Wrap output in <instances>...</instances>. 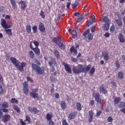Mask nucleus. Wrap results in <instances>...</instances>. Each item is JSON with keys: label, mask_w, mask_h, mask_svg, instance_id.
I'll return each instance as SVG.
<instances>
[{"label": "nucleus", "mask_w": 125, "mask_h": 125, "mask_svg": "<svg viewBox=\"0 0 125 125\" xmlns=\"http://www.w3.org/2000/svg\"><path fill=\"white\" fill-rule=\"evenodd\" d=\"M34 61L36 63H32L31 64L32 65V68L35 72H36L39 75H44L45 74V68L44 67H41V65H42V63H41V62H40V61L37 60V59H34Z\"/></svg>", "instance_id": "obj_1"}, {"label": "nucleus", "mask_w": 125, "mask_h": 125, "mask_svg": "<svg viewBox=\"0 0 125 125\" xmlns=\"http://www.w3.org/2000/svg\"><path fill=\"white\" fill-rule=\"evenodd\" d=\"M72 71L74 74H81V73H84V67L83 64H79L77 66H73Z\"/></svg>", "instance_id": "obj_2"}, {"label": "nucleus", "mask_w": 125, "mask_h": 125, "mask_svg": "<svg viewBox=\"0 0 125 125\" xmlns=\"http://www.w3.org/2000/svg\"><path fill=\"white\" fill-rule=\"evenodd\" d=\"M51 61H49L48 64L50 67V71L53 73L54 71H55V67L54 66H56L57 65V62H56V59L54 58H51ZM54 65V66L53 65Z\"/></svg>", "instance_id": "obj_3"}, {"label": "nucleus", "mask_w": 125, "mask_h": 125, "mask_svg": "<svg viewBox=\"0 0 125 125\" xmlns=\"http://www.w3.org/2000/svg\"><path fill=\"white\" fill-rule=\"evenodd\" d=\"M93 96L95 98L96 102L100 105L103 104L104 103V99L100 98V94L99 93H96L95 94H93Z\"/></svg>", "instance_id": "obj_4"}, {"label": "nucleus", "mask_w": 125, "mask_h": 125, "mask_svg": "<svg viewBox=\"0 0 125 125\" xmlns=\"http://www.w3.org/2000/svg\"><path fill=\"white\" fill-rule=\"evenodd\" d=\"M32 92H30V96L32 98H39V94L37 93L39 92V89L38 88L32 89Z\"/></svg>", "instance_id": "obj_5"}, {"label": "nucleus", "mask_w": 125, "mask_h": 125, "mask_svg": "<svg viewBox=\"0 0 125 125\" xmlns=\"http://www.w3.org/2000/svg\"><path fill=\"white\" fill-rule=\"evenodd\" d=\"M62 64L64 67L65 71H66L68 74H72V69L71 68V67H70V65H69V64L65 62H62Z\"/></svg>", "instance_id": "obj_6"}, {"label": "nucleus", "mask_w": 125, "mask_h": 125, "mask_svg": "<svg viewBox=\"0 0 125 125\" xmlns=\"http://www.w3.org/2000/svg\"><path fill=\"white\" fill-rule=\"evenodd\" d=\"M0 25L3 28H4V29H9V28H11V24L7 25V23H6V21L4 19H1Z\"/></svg>", "instance_id": "obj_7"}, {"label": "nucleus", "mask_w": 125, "mask_h": 125, "mask_svg": "<svg viewBox=\"0 0 125 125\" xmlns=\"http://www.w3.org/2000/svg\"><path fill=\"white\" fill-rule=\"evenodd\" d=\"M30 48L32 50H33V51H34V52H35L36 55L39 56L40 54H41V50L39 47L34 48L33 45H32V42H30Z\"/></svg>", "instance_id": "obj_8"}, {"label": "nucleus", "mask_w": 125, "mask_h": 125, "mask_svg": "<svg viewBox=\"0 0 125 125\" xmlns=\"http://www.w3.org/2000/svg\"><path fill=\"white\" fill-rule=\"evenodd\" d=\"M23 86V90L25 95H28L29 94V85H28V83L27 82H24Z\"/></svg>", "instance_id": "obj_9"}, {"label": "nucleus", "mask_w": 125, "mask_h": 125, "mask_svg": "<svg viewBox=\"0 0 125 125\" xmlns=\"http://www.w3.org/2000/svg\"><path fill=\"white\" fill-rule=\"evenodd\" d=\"M100 92L103 94H107L108 93V90L105 88L103 84L100 86Z\"/></svg>", "instance_id": "obj_10"}, {"label": "nucleus", "mask_w": 125, "mask_h": 125, "mask_svg": "<svg viewBox=\"0 0 125 125\" xmlns=\"http://www.w3.org/2000/svg\"><path fill=\"white\" fill-rule=\"evenodd\" d=\"M10 61L11 62L15 65V67L17 68L18 64H20V62L16 59V58L11 57H10Z\"/></svg>", "instance_id": "obj_11"}, {"label": "nucleus", "mask_w": 125, "mask_h": 125, "mask_svg": "<svg viewBox=\"0 0 125 125\" xmlns=\"http://www.w3.org/2000/svg\"><path fill=\"white\" fill-rule=\"evenodd\" d=\"M10 120V115L9 114H5L2 117V122L3 123H7V122H9Z\"/></svg>", "instance_id": "obj_12"}, {"label": "nucleus", "mask_w": 125, "mask_h": 125, "mask_svg": "<svg viewBox=\"0 0 125 125\" xmlns=\"http://www.w3.org/2000/svg\"><path fill=\"white\" fill-rule=\"evenodd\" d=\"M28 110L29 112H30V113H34V114H39V113H40V110H38L37 108L34 107L33 109H32V107L29 106L28 108Z\"/></svg>", "instance_id": "obj_13"}, {"label": "nucleus", "mask_w": 125, "mask_h": 125, "mask_svg": "<svg viewBox=\"0 0 125 125\" xmlns=\"http://www.w3.org/2000/svg\"><path fill=\"white\" fill-rule=\"evenodd\" d=\"M102 57L103 58L104 61H108V60L110 59V57H109V54H108V53L106 52H103L102 53Z\"/></svg>", "instance_id": "obj_14"}, {"label": "nucleus", "mask_w": 125, "mask_h": 125, "mask_svg": "<svg viewBox=\"0 0 125 125\" xmlns=\"http://www.w3.org/2000/svg\"><path fill=\"white\" fill-rule=\"evenodd\" d=\"M39 29L41 33H45V27H44V24L42 22L39 23Z\"/></svg>", "instance_id": "obj_15"}, {"label": "nucleus", "mask_w": 125, "mask_h": 125, "mask_svg": "<svg viewBox=\"0 0 125 125\" xmlns=\"http://www.w3.org/2000/svg\"><path fill=\"white\" fill-rule=\"evenodd\" d=\"M89 113V118H88V122L89 123H91L92 121H93V116L94 115V112H93V111L90 110L88 112Z\"/></svg>", "instance_id": "obj_16"}, {"label": "nucleus", "mask_w": 125, "mask_h": 125, "mask_svg": "<svg viewBox=\"0 0 125 125\" xmlns=\"http://www.w3.org/2000/svg\"><path fill=\"white\" fill-rule=\"evenodd\" d=\"M19 4H21V10H25L26 7H27V4L24 1H20L19 2Z\"/></svg>", "instance_id": "obj_17"}, {"label": "nucleus", "mask_w": 125, "mask_h": 125, "mask_svg": "<svg viewBox=\"0 0 125 125\" xmlns=\"http://www.w3.org/2000/svg\"><path fill=\"white\" fill-rule=\"evenodd\" d=\"M24 67H26V63L22 62L21 63V65H20L19 63H18L17 68L19 70V71L21 72V71H23V70H24Z\"/></svg>", "instance_id": "obj_18"}, {"label": "nucleus", "mask_w": 125, "mask_h": 125, "mask_svg": "<svg viewBox=\"0 0 125 125\" xmlns=\"http://www.w3.org/2000/svg\"><path fill=\"white\" fill-rule=\"evenodd\" d=\"M77 116V112H74L72 113H70L68 116L69 120H74L75 118Z\"/></svg>", "instance_id": "obj_19"}, {"label": "nucleus", "mask_w": 125, "mask_h": 125, "mask_svg": "<svg viewBox=\"0 0 125 125\" xmlns=\"http://www.w3.org/2000/svg\"><path fill=\"white\" fill-rule=\"evenodd\" d=\"M118 39L119 40V42H120L123 43L124 42H125V37H124V35L122 33H119Z\"/></svg>", "instance_id": "obj_20"}, {"label": "nucleus", "mask_w": 125, "mask_h": 125, "mask_svg": "<svg viewBox=\"0 0 125 125\" xmlns=\"http://www.w3.org/2000/svg\"><path fill=\"white\" fill-rule=\"evenodd\" d=\"M121 100H122V99L120 97H116L114 99V105H118L120 103V102H121Z\"/></svg>", "instance_id": "obj_21"}, {"label": "nucleus", "mask_w": 125, "mask_h": 125, "mask_svg": "<svg viewBox=\"0 0 125 125\" xmlns=\"http://www.w3.org/2000/svg\"><path fill=\"white\" fill-rule=\"evenodd\" d=\"M61 107L62 110H65L67 108V104L65 101H62L61 102Z\"/></svg>", "instance_id": "obj_22"}, {"label": "nucleus", "mask_w": 125, "mask_h": 125, "mask_svg": "<svg viewBox=\"0 0 125 125\" xmlns=\"http://www.w3.org/2000/svg\"><path fill=\"white\" fill-rule=\"evenodd\" d=\"M70 50L71 53H73V52H74L73 55L74 56L75 55H77V54H78V52L77 51V49H76L74 46H72V47H71Z\"/></svg>", "instance_id": "obj_23"}, {"label": "nucleus", "mask_w": 125, "mask_h": 125, "mask_svg": "<svg viewBox=\"0 0 125 125\" xmlns=\"http://www.w3.org/2000/svg\"><path fill=\"white\" fill-rule=\"evenodd\" d=\"M26 32H27V33H28V34H30V33H31V32L32 31V27L31 26V24H28L26 26Z\"/></svg>", "instance_id": "obj_24"}, {"label": "nucleus", "mask_w": 125, "mask_h": 125, "mask_svg": "<svg viewBox=\"0 0 125 125\" xmlns=\"http://www.w3.org/2000/svg\"><path fill=\"white\" fill-rule=\"evenodd\" d=\"M8 103L6 102H4L1 105V108H8Z\"/></svg>", "instance_id": "obj_25"}, {"label": "nucleus", "mask_w": 125, "mask_h": 125, "mask_svg": "<svg viewBox=\"0 0 125 125\" xmlns=\"http://www.w3.org/2000/svg\"><path fill=\"white\" fill-rule=\"evenodd\" d=\"M12 107L15 110V111H16L17 113H20V108H19V107L17 105L13 104Z\"/></svg>", "instance_id": "obj_26"}, {"label": "nucleus", "mask_w": 125, "mask_h": 125, "mask_svg": "<svg viewBox=\"0 0 125 125\" xmlns=\"http://www.w3.org/2000/svg\"><path fill=\"white\" fill-rule=\"evenodd\" d=\"M5 31L9 37L12 36V30L11 29H6L5 30Z\"/></svg>", "instance_id": "obj_27"}, {"label": "nucleus", "mask_w": 125, "mask_h": 125, "mask_svg": "<svg viewBox=\"0 0 125 125\" xmlns=\"http://www.w3.org/2000/svg\"><path fill=\"white\" fill-rule=\"evenodd\" d=\"M118 78L119 80H122L124 79V73L122 71H120L118 73Z\"/></svg>", "instance_id": "obj_28"}, {"label": "nucleus", "mask_w": 125, "mask_h": 125, "mask_svg": "<svg viewBox=\"0 0 125 125\" xmlns=\"http://www.w3.org/2000/svg\"><path fill=\"white\" fill-rule=\"evenodd\" d=\"M104 29L105 31H108L110 29V23H105L104 25Z\"/></svg>", "instance_id": "obj_29"}, {"label": "nucleus", "mask_w": 125, "mask_h": 125, "mask_svg": "<svg viewBox=\"0 0 125 125\" xmlns=\"http://www.w3.org/2000/svg\"><path fill=\"white\" fill-rule=\"evenodd\" d=\"M58 45L59 47L62 49V50H65V48L66 47L65 46V45H64V44L60 42L58 44Z\"/></svg>", "instance_id": "obj_30"}, {"label": "nucleus", "mask_w": 125, "mask_h": 125, "mask_svg": "<svg viewBox=\"0 0 125 125\" xmlns=\"http://www.w3.org/2000/svg\"><path fill=\"white\" fill-rule=\"evenodd\" d=\"M71 35L73 39H76L78 37V34H77V31L76 30H73L71 32Z\"/></svg>", "instance_id": "obj_31"}, {"label": "nucleus", "mask_w": 125, "mask_h": 125, "mask_svg": "<svg viewBox=\"0 0 125 125\" xmlns=\"http://www.w3.org/2000/svg\"><path fill=\"white\" fill-rule=\"evenodd\" d=\"M11 4H12V6L13 9H15L16 8V2L14 0H10Z\"/></svg>", "instance_id": "obj_32"}, {"label": "nucleus", "mask_w": 125, "mask_h": 125, "mask_svg": "<svg viewBox=\"0 0 125 125\" xmlns=\"http://www.w3.org/2000/svg\"><path fill=\"white\" fill-rule=\"evenodd\" d=\"M54 54L57 59H59V58H60V54H59V52L58 51L55 50Z\"/></svg>", "instance_id": "obj_33"}, {"label": "nucleus", "mask_w": 125, "mask_h": 125, "mask_svg": "<svg viewBox=\"0 0 125 125\" xmlns=\"http://www.w3.org/2000/svg\"><path fill=\"white\" fill-rule=\"evenodd\" d=\"M115 22L117 23L118 27L123 26V22L120 20H116Z\"/></svg>", "instance_id": "obj_34"}, {"label": "nucleus", "mask_w": 125, "mask_h": 125, "mask_svg": "<svg viewBox=\"0 0 125 125\" xmlns=\"http://www.w3.org/2000/svg\"><path fill=\"white\" fill-rule=\"evenodd\" d=\"M118 106L119 108H125V102H120Z\"/></svg>", "instance_id": "obj_35"}, {"label": "nucleus", "mask_w": 125, "mask_h": 125, "mask_svg": "<svg viewBox=\"0 0 125 125\" xmlns=\"http://www.w3.org/2000/svg\"><path fill=\"white\" fill-rule=\"evenodd\" d=\"M32 30L33 34H37L38 33V26L37 25H34L32 27Z\"/></svg>", "instance_id": "obj_36"}, {"label": "nucleus", "mask_w": 125, "mask_h": 125, "mask_svg": "<svg viewBox=\"0 0 125 125\" xmlns=\"http://www.w3.org/2000/svg\"><path fill=\"white\" fill-rule=\"evenodd\" d=\"M11 103L12 104H18V100L14 99V98H12L10 100Z\"/></svg>", "instance_id": "obj_37"}, {"label": "nucleus", "mask_w": 125, "mask_h": 125, "mask_svg": "<svg viewBox=\"0 0 125 125\" xmlns=\"http://www.w3.org/2000/svg\"><path fill=\"white\" fill-rule=\"evenodd\" d=\"M77 109L78 111H82V104H81V103H77Z\"/></svg>", "instance_id": "obj_38"}, {"label": "nucleus", "mask_w": 125, "mask_h": 125, "mask_svg": "<svg viewBox=\"0 0 125 125\" xmlns=\"http://www.w3.org/2000/svg\"><path fill=\"white\" fill-rule=\"evenodd\" d=\"M103 20L104 23H110V20L107 17H104Z\"/></svg>", "instance_id": "obj_39"}, {"label": "nucleus", "mask_w": 125, "mask_h": 125, "mask_svg": "<svg viewBox=\"0 0 125 125\" xmlns=\"http://www.w3.org/2000/svg\"><path fill=\"white\" fill-rule=\"evenodd\" d=\"M29 55H30V58H31V59H34L35 57V53H34V52H33V51H29Z\"/></svg>", "instance_id": "obj_40"}, {"label": "nucleus", "mask_w": 125, "mask_h": 125, "mask_svg": "<svg viewBox=\"0 0 125 125\" xmlns=\"http://www.w3.org/2000/svg\"><path fill=\"white\" fill-rule=\"evenodd\" d=\"M91 68V65L90 64L88 65L85 68H84V73H85L86 72H88L89 70H90V68Z\"/></svg>", "instance_id": "obj_41"}, {"label": "nucleus", "mask_w": 125, "mask_h": 125, "mask_svg": "<svg viewBox=\"0 0 125 125\" xmlns=\"http://www.w3.org/2000/svg\"><path fill=\"white\" fill-rule=\"evenodd\" d=\"M40 16H41L42 18H45V15L44 14V12L42 10L40 13Z\"/></svg>", "instance_id": "obj_42"}, {"label": "nucleus", "mask_w": 125, "mask_h": 125, "mask_svg": "<svg viewBox=\"0 0 125 125\" xmlns=\"http://www.w3.org/2000/svg\"><path fill=\"white\" fill-rule=\"evenodd\" d=\"M102 114V111L101 110H98L97 111L95 117L97 118H99V117H100V115Z\"/></svg>", "instance_id": "obj_43"}, {"label": "nucleus", "mask_w": 125, "mask_h": 125, "mask_svg": "<svg viewBox=\"0 0 125 125\" xmlns=\"http://www.w3.org/2000/svg\"><path fill=\"white\" fill-rule=\"evenodd\" d=\"M46 119L48 121H51V119H52V116H51L49 113H48L46 115Z\"/></svg>", "instance_id": "obj_44"}, {"label": "nucleus", "mask_w": 125, "mask_h": 125, "mask_svg": "<svg viewBox=\"0 0 125 125\" xmlns=\"http://www.w3.org/2000/svg\"><path fill=\"white\" fill-rule=\"evenodd\" d=\"M87 38H88V40H90V41H91V40L93 39V36H92V35H91V33H88Z\"/></svg>", "instance_id": "obj_45"}, {"label": "nucleus", "mask_w": 125, "mask_h": 125, "mask_svg": "<svg viewBox=\"0 0 125 125\" xmlns=\"http://www.w3.org/2000/svg\"><path fill=\"white\" fill-rule=\"evenodd\" d=\"M26 119V121H27V122H28V124H31V118L27 115L25 117Z\"/></svg>", "instance_id": "obj_46"}, {"label": "nucleus", "mask_w": 125, "mask_h": 125, "mask_svg": "<svg viewBox=\"0 0 125 125\" xmlns=\"http://www.w3.org/2000/svg\"><path fill=\"white\" fill-rule=\"evenodd\" d=\"M33 43L36 47H39V45H40V43L38 41H34Z\"/></svg>", "instance_id": "obj_47"}, {"label": "nucleus", "mask_w": 125, "mask_h": 125, "mask_svg": "<svg viewBox=\"0 0 125 125\" xmlns=\"http://www.w3.org/2000/svg\"><path fill=\"white\" fill-rule=\"evenodd\" d=\"M94 72H95V68L92 67L89 71V74H94Z\"/></svg>", "instance_id": "obj_48"}, {"label": "nucleus", "mask_w": 125, "mask_h": 125, "mask_svg": "<svg viewBox=\"0 0 125 125\" xmlns=\"http://www.w3.org/2000/svg\"><path fill=\"white\" fill-rule=\"evenodd\" d=\"M87 34H89V29H87L86 31L84 32L83 33V36L85 37V36L87 35Z\"/></svg>", "instance_id": "obj_49"}, {"label": "nucleus", "mask_w": 125, "mask_h": 125, "mask_svg": "<svg viewBox=\"0 0 125 125\" xmlns=\"http://www.w3.org/2000/svg\"><path fill=\"white\" fill-rule=\"evenodd\" d=\"M107 122H108V123H112V122H113V118L111 116L108 117L107 118Z\"/></svg>", "instance_id": "obj_50"}, {"label": "nucleus", "mask_w": 125, "mask_h": 125, "mask_svg": "<svg viewBox=\"0 0 125 125\" xmlns=\"http://www.w3.org/2000/svg\"><path fill=\"white\" fill-rule=\"evenodd\" d=\"M115 65L117 69H119V68H120V67L121 66V64H120V63H119L118 61L116 62Z\"/></svg>", "instance_id": "obj_51"}, {"label": "nucleus", "mask_w": 125, "mask_h": 125, "mask_svg": "<svg viewBox=\"0 0 125 125\" xmlns=\"http://www.w3.org/2000/svg\"><path fill=\"white\" fill-rule=\"evenodd\" d=\"M110 31L111 33H114L115 32V27L114 26H111Z\"/></svg>", "instance_id": "obj_52"}, {"label": "nucleus", "mask_w": 125, "mask_h": 125, "mask_svg": "<svg viewBox=\"0 0 125 125\" xmlns=\"http://www.w3.org/2000/svg\"><path fill=\"white\" fill-rule=\"evenodd\" d=\"M83 18H84V17H83V16H82V17L78 18L77 19L78 22H81V21H82V20H83Z\"/></svg>", "instance_id": "obj_53"}, {"label": "nucleus", "mask_w": 125, "mask_h": 125, "mask_svg": "<svg viewBox=\"0 0 125 125\" xmlns=\"http://www.w3.org/2000/svg\"><path fill=\"white\" fill-rule=\"evenodd\" d=\"M2 111L3 113H8L9 112V110L7 108H2Z\"/></svg>", "instance_id": "obj_54"}, {"label": "nucleus", "mask_w": 125, "mask_h": 125, "mask_svg": "<svg viewBox=\"0 0 125 125\" xmlns=\"http://www.w3.org/2000/svg\"><path fill=\"white\" fill-rule=\"evenodd\" d=\"M20 121L21 125H26V123L23 121V119H20Z\"/></svg>", "instance_id": "obj_55"}, {"label": "nucleus", "mask_w": 125, "mask_h": 125, "mask_svg": "<svg viewBox=\"0 0 125 125\" xmlns=\"http://www.w3.org/2000/svg\"><path fill=\"white\" fill-rule=\"evenodd\" d=\"M4 9H5V7H4V6H1L0 7V11L1 12H3V11H4Z\"/></svg>", "instance_id": "obj_56"}, {"label": "nucleus", "mask_w": 125, "mask_h": 125, "mask_svg": "<svg viewBox=\"0 0 125 125\" xmlns=\"http://www.w3.org/2000/svg\"><path fill=\"white\" fill-rule=\"evenodd\" d=\"M94 103H95V102L94 101V100H92L90 102L89 105L93 106V105H94Z\"/></svg>", "instance_id": "obj_57"}, {"label": "nucleus", "mask_w": 125, "mask_h": 125, "mask_svg": "<svg viewBox=\"0 0 125 125\" xmlns=\"http://www.w3.org/2000/svg\"><path fill=\"white\" fill-rule=\"evenodd\" d=\"M55 97L57 99H59V98L60 97L59 96V94L58 93H56L55 94Z\"/></svg>", "instance_id": "obj_58"}, {"label": "nucleus", "mask_w": 125, "mask_h": 125, "mask_svg": "<svg viewBox=\"0 0 125 125\" xmlns=\"http://www.w3.org/2000/svg\"><path fill=\"white\" fill-rule=\"evenodd\" d=\"M62 125H69L68 124V123H67V121H66V120H64L62 121Z\"/></svg>", "instance_id": "obj_59"}, {"label": "nucleus", "mask_w": 125, "mask_h": 125, "mask_svg": "<svg viewBox=\"0 0 125 125\" xmlns=\"http://www.w3.org/2000/svg\"><path fill=\"white\" fill-rule=\"evenodd\" d=\"M27 80L28 82H30V83H33L34 82V81H33V79L29 77H27Z\"/></svg>", "instance_id": "obj_60"}, {"label": "nucleus", "mask_w": 125, "mask_h": 125, "mask_svg": "<svg viewBox=\"0 0 125 125\" xmlns=\"http://www.w3.org/2000/svg\"><path fill=\"white\" fill-rule=\"evenodd\" d=\"M53 41L55 43H57V42H58L57 37L54 38L53 39Z\"/></svg>", "instance_id": "obj_61"}, {"label": "nucleus", "mask_w": 125, "mask_h": 125, "mask_svg": "<svg viewBox=\"0 0 125 125\" xmlns=\"http://www.w3.org/2000/svg\"><path fill=\"white\" fill-rule=\"evenodd\" d=\"M91 31V33H94L95 32V26H92Z\"/></svg>", "instance_id": "obj_62"}, {"label": "nucleus", "mask_w": 125, "mask_h": 125, "mask_svg": "<svg viewBox=\"0 0 125 125\" xmlns=\"http://www.w3.org/2000/svg\"><path fill=\"white\" fill-rule=\"evenodd\" d=\"M49 125H55V123H54L52 120H51L49 122Z\"/></svg>", "instance_id": "obj_63"}, {"label": "nucleus", "mask_w": 125, "mask_h": 125, "mask_svg": "<svg viewBox=\"0 0 125 125\" xmlns=\"http://www.w3.org/2000/svg\"><path fill=\"white\" fill-rule=\"evenodd\" d=\"M120 112H122V113H124V115H125V107H124L122 109H121Z\"/></svg>", "instance_id": "obj_64"}]
</instances>
